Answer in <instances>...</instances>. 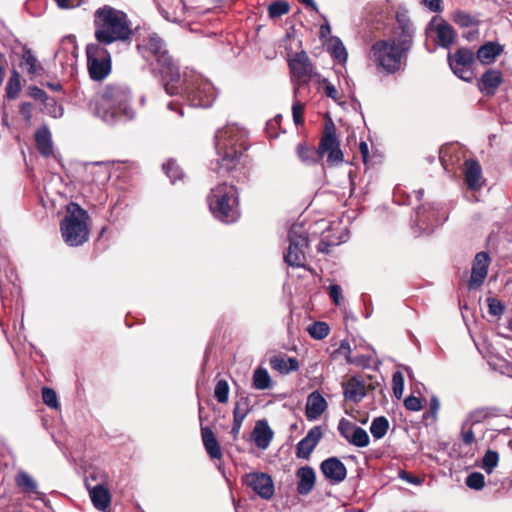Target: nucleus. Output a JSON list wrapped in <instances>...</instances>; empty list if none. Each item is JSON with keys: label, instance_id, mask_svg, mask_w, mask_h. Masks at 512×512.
I'll use <instances>...</instances> for the list:
<instances>
[{"label": "nucleus", "instance_id": "19", "mask_svg": "<svg viewBox=\"0 0 512 512\" xmlns=\"http://www.w3.org/2000/svg\"><path fill=\"white\" fill-rule=\"evenodd\" d=\"M400 32L397 36L389 41L391 44H395L397 50L400 51L404 56L410 50L413 43L414 27L408 19L398 18Z\"/></svg>", "mask_w": 512, "mask_h": 512}, {"label": "nucleus", "instance_id": "29", "mask_svg": "<svg viewBox=\"0 0 512 512\" xmlns=\"http://www.w3.org/2000/svg\"><path fill=\"white\" fill-rule=\"evenodd\" d=\"M40 79L37 82L41 85L42 88L34 85L28 87V96H46V92L43 88L48 89L50 92H60L62 89V85L59 80L53 78L50 79L48 77L39 76Z\"/></svg>", "mask_w": 512, "mask_h": 512}, {"label": "nucleus", "instance_id": "47", "mask_svg": "<svg viewBox=\"0 0 512 512\" xmlns=\"http://www.w3.org/2000/svg\"><path fill=\"white\" fill-rule=\"evenodd\" d=\"M214 396L219 403H226L228 401L229 385L226 380L220 379L216 382Z\"/></svg>", "mask_w": 512, "mask_h": 512}, {"label": "nucleus", "instance_id": "36", "mask_svg": "<svg viewBox=\"0 0 512 512\" xmlns=\"http://www.w3.org/2000/svg\"><path fill=\"white\" fill-rule=\"evenodd\" d=\"M275 493L274 481L266 473L258 472V497L270 500Z\"/></svg>", "mask_w": 512, "mask_h": 512}, {"label": "nucleus", "instance_id": "32", "mask_svg": "<svg viewBox=\"0 0 512 512\" xmlns=\"http://www.w3.org/2000/svg\"><path fill=\"white\" fill-rule=\"evenodd\" d=\"M502 83V74L498 70H487L481 77L479 87L481 91L493 93L495 89Z\"/></svg>", "mask_w": 512, "mask_h": 512}, {"label": "nucleus", "instance_id": "23", "mask_svg": "<svg viewBox=\"0 0 512 512\" xmlns=\"http://www.w3.org/2000/svg\"><path fill=\"white\" fill-rule=\"evenodd\" d=\"M464 177L469 189L478 190L482 186V169L477 160L468 159L464 162Z\"/></svg>", "mask_w": 512, "mask_h": 512}, {"label": "nucleus", "instance_id": "42", "mask_svg": "<svg viewBox=\"0 0 512 512\" xmlns=\"http://www.w3.org/2000/svg\"><path fill=\"white\" fill-rule=\"evenodd\" d=\"M21 91V76L20 73L13 69L11 75L6 84V95L5 96H17Z\"/></svg>", "mask_w": 512, "mask_h": 512}, {"label": "nucleus", "instance_id": "7", "mask_svg": "<svg viewBox=\"0 0 512 512\" xmlns=\"http://www.w3.org/2000/svg\"><path fill=\"white\" fill-rule=\"evenodd\" d=\"M289 246L284 253V261L291 267H305V251L309 246L308 233L302 225L294 224L288 231Z\"/></svg>", "mask_w": 512, "mask_h": 512}, {"label": "nucleus", "instance_id": "40", "mask_svg": "<svg viewBox=\"0 0 512 512\" xmlns=\"http://www.w3.org/2000/svg\"><path fill=\"white\" fill-rule=\"evenodd\" d=\"M389 429V422L386 417L379 416L373 419L370 432L375 439L383 438Z\"/></svg>", "mask_w": 512, "mask_h": 512}, {"label": "nucleus", "instance_id": "28", "mask_svg": "<svg viewBox=\"0 0 512 512\" xmlns=\"http://www.w3.org/2000/svg\"><path fill=\"white\" fill-rule=\"evenodd\" d=\"M502 52V45L497 42L489 41L478 48L476 57L482 64H491L495 62Z\"/></svg>", "mask_w": 512, "mask_h": 512}, {"label": "nucleus", "instance_id": "34", "mask_svg": "<svg viewBox=\"0 0 512 512\" xmlns=\"http://www.w3.org/2000/svg\"><path fill=\"white\" fill-rule=\"evenodd\" d=\"M436 35L438 44L448 48L454 43L456 33L450 24L442 22L436 27Z\"/></svg>", "mask_w": 512, "mask_h": 512}, {"label": "nucleus", "instance_id": "24", "mask_svg": "<svg viewBox=\"0 0 512 512\" xmlns=\"http://www.w3.org/2000/svg\"><path fill=\"white\" fill-rule=\"evenodd\" d=\"M327 408V401L319 391H313L307 397L306 417L310 420L319 418Z\"/></svg>", "mask_w": 512, "mask_h": 512}, {"label": "nucleus", "instance_id": "13", "mask_svg": "<svg viewBox=\"0 0 512 512\" xmlns=\"http://www.w3.org/2000/svg\"><path fill=\"white\" fill-rule=\"evenodd\" d=\"M291 74L300 82L311 81L314 78L313 66L304 51L295 53L288 60Z\"/></svg>", "mask_w": 512, "mask_h": 512}, {"label": "nucleus", "instance_id": "14", "mask_svg": "<svg viewBox=\"0 0 512 512\" xmlns=\"http://www.w3.org/2000/svg\"><path fill=\"white\" fill-rule=\"evenodd\" d=\"M203 406L199 402L198 413L200 421L201 438L204 448L211 459L220 460L222 458V451L218 440L216 439L212 429L209 426H205L203 416Z\"/></svg>", "mask_w": 512, "mask_h": 512}, {"label": "nucleus", "instance_id": "62", "mask_svg": "<svg viewBox=\"0 0 512 512\" xmlns=\"http://www.w3.org/2000/svg\"><path fill=\"white\" fill-rule=\"evenodd\" d=\"M399 477L402 480H404L410 484H414V485H420L423 481V479L420 478L419 476L413 475L410 472H407L405 470L399 471Z\"/></svg>", "mask_w": 512, "mask_h": 512}, {"label": "nucleus", "instance_id": "3", "mask_svg": "<svg viewBox=\"0 0 512 512\" xmlns=\"http://www.w3.org/2000/svg\"><path fill=\"white\" fill-rule=\"evenodd\" d=\"M94 36L98 43L110 45L130 39L132 30L127 14L110 5L99 7L94 12Z\"/></svg>", "mask_w": 512, "mask_h": 512}, {"label": "nucleus", "instance_id": "5", "mask_svg": "<svg viewBox=\"0 0 512 512\" xmlns=\"http://www.w3.org/2000/svg\"><path fill=\"white\" fill-rule=\"evenodd\" d=\"M88 219V212L79 204L71 202L67 205L66 215L60 223V230L62 238L68 246L78 247L88 241Z\"/></svg>", "mask_w": 512, "mask_h": 512}, {"label": "nucleus", "instance_id": "49", "mask_svg": "<svg viewBox=\"0 0 512 512\" xmlns=\"http://www.w3.org/2000/svg\"><path fill=\"white\" fill-rule=\"evenodd\" d=\"M331 55L337 59L340 63H344L347 60V51L342 41L339 38H335L331 46Z\"/></svg>", "mask_w": 512, "mask_h": 512}, {"label": "nucleus", "instance_id": "8", "mask_svg": "<svg viewBox=\"0 0 512 512\" xmlns=\"http://www.w3.org/2000/svg\"><path fill=\"white\" fill-rule=\"evenodd\" d=\"M318 152L321 159L325 155L327 156L326 162L330 167L337 166L344 161L337 129L330 118L325 121L324 130L318 144Z\"/></svg>", "mask_w": 512, "mask_h": 512}, {"label": "nucleus", "instance_id": "31", "mask_svg": "<svg viewBox=\"0 0 512 512\" xmlns=\"http://www.w3.org/2000/svg\"><path fill=\"white\" fill-rule=\"evenodd\" d=\"M39 100V109L45 115L52 118H60L63 116L64 108L57 98H35Z\"/></svg>", "mask_w": 512, "mask_h": 512}, {"label": "nucleus", "instance_id": "44", "mask_svg": "<svg viewBox=\"0 0 512 512\" xmlns=\"http://www.w3.org/2000/svg\"><path fill=\"white\" fill-rule=\"evenodd\" d=\"M311 81H314L317 84L318 93L325 94L326 96L337 95V90L335 86L326 78H322L319 75H314V78Z\"/></svg>", "mask_w": 512, "mask_h": 512}, {"label": "nucleus", "instance_id": "35", "mask_svg": "<svg viewBox=\"0 0 512 512\" xmlns=\"http://www.w3.org/2000/svg\"><path fill=\"white\" fill-rule=\"evenodd\" d=\"M498 416H500V409L496 407H479L470 412L469 421L471 425H475Z\"/></svg>", "mask_w": 512, "mask_h": 512}, {"label": "nucleus", "instance_id": "27", "mask_svg": "<svg viewBox=\"0 0 512 512\" xmlns=\"http://www.w3.org/2000/svg\"><path fill=\"white\" fill-rule=\"evenodd\" d=\"M89 490L91 501L94 507L99 511H106L111 503V495L109 490L102 484H97L93 488H90L86 483Z\"/></svg>", "mask_w": 512, "mask_h": 512}, {"label": "nucleus", "instance_id": "51", "mask_svg": "<svg viewBox=\"0 0 512 512\" xmlns=\"http://www.w3.org/2000/svg\"><path fill=\"white\" fill-rule=\"evenodd\" d=\"M466 485L475 490H480L485 485V477L480 472H472L466 478Z\"/></svg>", "mask_w": 512, "mask_h": 512}, {"label": "nucleus", "instance_id": "21", "mask_svg": "<svg viewBox=\"0 0 512 512\" xmlns=\"http://www.w3.org/2000/svg\"><path fill=\"white\" fill-rule=\"evenodd\" d=\"M35 143L38 152L44 158L54 157L58 159V155L54 153V146L52 141L51 132L48 127L43 126L35 132Z\"/></svg>", "mask_w": 512, "mask_h": 512}, {"label": "nucleus", "instance_id": "61", "mask_svg": "<svg viewBox=\"0 0 512 512\" xmlns=\"http://www.w3.org/2000/svg\"><path fill=\"white\" fill-rule=\"evenodd\" d=\"M404 406L409 411H420L422 409V403L420 398L410 395L404 400Z\"/></svg>", "mask_w": 512, "mask_h": 512}, {"label": "nucleus", "instance_id": "50", "mask_svg": "<svg viewBox=\"0 0 512 512\" xmlns=\"http://www.w3.org/2000/svg\"><path fill=\"white\" fill-rule=\"evenodd\" d=\"M452 19L460 27H471L475 24V19L469 13L461 10L455 11Z\"/></svg>", "mask_w": 512, "mask_h": 512}, {"label": "nucleus", "instance_id": "56", "mask_svg": "<svg viewBox=\"0 0 512 512\" xmlns=\"http://www.w3.org/2000/svg\"><path fill=\"white\" fill-rule=\"evenodd\" d=\"M488 312L490 315L500 317L505 310L504 304L497 298H487Z\"/></svg>", "mask_w": 512, "mask_h": 512}, {"label": "nucleus", "instance_id": "45", "mask_svg": "<svg viewBox=\"0 0 512 512\" xmlns=\"http://www.w3.org/2000/svg\"><path fill=\"white\" fill-rule=\"evenodd\" d=\"M308 332L312 338L322 340L328 336L330 328L327 323L318 321L309 326Z\"/></svg>", "mask_w": 512, "mask_h": 512}, {"label": "nucleus", "instance_id": "9", "mask_svg": "<svg viewBox=\"0 0 512 512\" xmlns=\"http://www.w3.org/2000/svg\"><path fill=\"white\" fill-rule=\"evenodd\" d=\"M106 46L98 42L86 46L88 71L93 80H103L111 71V55Z\"/></svg>", "mask_w": 512, "mask_h": 512}, {"label": "nucleus", "instance_id": "18", "mask_svg": "<svg viewBox=\"0 0 512 512\" xmlns=\"http://www.w3.org/2000/svg\"><path fill=\"white\" fill-rule=\"evenodd\" d=\"M320 470L333 483H341L347 476L346 466L337 457H330L322 461Z\"/></svg>", "mask_w": 512, "mask_h": 512}, {"label": "nucleus", "instance_id": "1", "mask_svg": "<svg viewBox=\"0 0 512 512\" xmlns=\"http://www.w3.org/2000/svg\"><path fill=\"white\" fill-rule=\"evenodd\" d=\"M144 49L145 53H149L155 59L164 89L169 96L183 93L194 96H217L220 93L209 79L194 71L184 72L181 79L179 66L166 49L163 39L156 33L149 36Z\"/></svg>", "mask_w": 512, "mask_h": 512}, {"label": "nucleus", "instance_id": "30", "mask_svg": "<svg viewBox=\"0 0 512 512\" xmlns=\"http://www.w3.org/2000/svg\"><path fill=\"white\" fill-rule=\"evenodd\" d=\"M296 154L298 158L306 165H315L321 161L318 147L314 148L306 142L299 143L296 146Z\"/></svg>", "mask_w": 512, "mask_h": 512}, {"label": "nucleus", "instance_id": "63", "mask_svg": "<svg viewBox=\"0 0 512 512\" xmlns=\"http://www.w3.org/2000/svg\"><path fill=\"white\" fill-rule=\"evenodd\" d=\"M243 483L256 494V472H250L244 476Z\"/></svg>", "mask_w": 512, "mask_h": 512}, {"label": "nucleus", "instance_id": "54", "mask_svg": "<svg viewBox=\"0 0 512 512\" xmlns=\"http://www.w3.org/2000/svg\"><path fill=\"white\" fill-rule=\"evenodd\" d=\"M392 389L394 396L400 399L404 390V376L400 371H396L392 376Z\"/></svg>", "mask_w": 512, "mask_h": 512}, {"label": "nucleus", "instance_id": "39", "mask_svg": "<svg viewBox=\"0 0 512 512\" xmlns=\"http://www.w3.org/2000/svg\"><path fill=\"white\" fill-rule=\"evenodd\" d=\"M162 170L170 179L172 184H175L177 180H181L184 177L181 167L174 159H169L167 162L163 163Z\"/></svg>", "mask_w": 512, "mask_h": 512}, {"label": "nucleus", "instance_id": "12", "mask_svg": "<svg viewBox=\"0 0 512 512\" xmlns=\"http://www.w3.org/2000/svg\"><path fill=\"white\" fill-rule=\"evenodd\" d=\"M338 431L343 438L356 447L363 448L369 445L370 438L366 430L346 418L339 421Z\"/></svg>", "mask_w": 512, "mask_h": 512}, {"label": "nucleus", "instance_id": "17", "mask_svg": "<svg viewBox=\"0 0 512 512\" xmlns=\"http://www.w3.org/2000/svg\"><path fill=\"white\" fill-rule=\"evenodd\" d=\"M489 264L490 257L487 252L481 251L475 255L469 280L470 289L478 288L483 284L488 273Z\"/></svg>", "mask_w": 512, "mask_h": 512}, {"label": "nucleus", "instance_id": "10", "mask_svg": "<svg viewBox=\"0 0 512 512\" xmlns=\"http://www.w3.org/2000/svg\"><path fill=\"white\" fill-rule=\"evenodd\" d=\"M372 56L375 63L387 73L400 70L404 55L397 50L395 44L389 41H378L372 46Z\"/></svg>", "mask_w": 512, "mask_h": 512}, {"label": "nucleus", "instance_id": "48", "mask_svg": "<svg viewBox=\"0 0 512 512\" xmlns=\"http://www.w3.org/2000/svg\"><path fill=\"white\" fill-rule=\"evenodd\" d=\"M281 121H282V116L280 114H277L273 119L269 120L266 123L265 132L269 138L278 137V135H279L278 130L285 132V130H282V128H281Z\"/></svg>", "mask_w": 512, "mask_h": 512}, {"label": "nucleus", "instance_id": "41", "mask_svg": "<svg viewBox=\"0 0 512 512\" xmlns=\"http://www.w3.org/2000/svg\"><path fill=\"white\" fill-rule=\"evenodd\" d=\"M253 405L248 397L241 396L235 403L233 418L244 420L247 414L252 410Z\"/></svg>", "mask_w": 512, "mask_h": 512}, {"label": "nucleus", "instance_id": "53", "mask_svg": "<svg viewBox=\"0 0 512 512\" xmlns=\"http://www.w3.org/2000/svg\"><path fill=\"white\" fill-rule=\"evenodd\" d=\"M42 400L50 408H58L59 406L57 394L52 388H42Z\"/></svg>", "mask_w": 512, "mask_h": 512}, {"label": "nucleus", "instance_id": "58", "mask_svg": "<svg viewBox=\"0 0 512 512\" xmlns=\"http://www.w3.org/2000/svg\"><path fill=\"white\" fill-rule=\"evenodd\" d=\"M304 111L305 106L299 101H295L292 105V115L294 123L298 125H302L304 123Z\"/></svg>", "mask_w": 512, "mask_h": 512}, {"label": "nucleus", "instance_id": "26", "mask_svg": "<svg viewBox=\"0 0 512 512\" xmlns=\"http://www.w3.org/2000/svg\"><path fill=\"white\" fill-rule=\"evenodd\" d=\"M19 66L23 71H26L27 74L30 75L31 79H36L38 76H41V73L44 71L36 56L29 48L23 49Z\"/></svg>", "mask_w": 512, "mask_h": 512}, {"label": "nucleus", "instance_id": "59", "mask_svg": "<svg viewBox=\"0 0 512 512\" xmlns=\"http://www.w3.org/2000/svg\"><path fill=\"white\" fill-rule=\"evenodd\" d=\"M346 361L349 364H353L360 367H369L371 363V357L365 355H346Z\"/></svg>", "mask_w": 512, "mask_h": 512}, {"label": "nucleus", "instance_id": "64", "mask_svg": "<svg viewBox=\"0 0 512 512\" xmlns=\"http://www.w3.org/2000/svg\"><path fill=\"white\" fill-rule=\"evenodd\" d=\"M461 439L465 445H471L475 441V435L473 430L471 428L465 429L463 427L461 431Z\"/></svg>", "mask_w": 512, "mask_h": 512}, {"label": "nucleus", "instance_id": "15", "mask_svg": "<svg viewBox=\"0 0 512 512\" xmlns=\"http://www.w3.org/2000/svg\"><path fill=\"white\" fill-rule=\"evenodd\" d=\"M369 387L361 375H354L342 382L344 399L357 404L367 395Z\"/></svg>", "mask_w": 512, "mask_h": 512}, {"label": "nucleus", "instance_id": "22", "mask_svg": "<svg viewBox=\"0 0 512 512\" xmlns=\"http://www.w3.org/2000/svg\"><path fill=\"white\" fill-rule=\"evenodd\" d=\"M297 492L300 495H308L315 487L316 473L311 466H303L297 469Z\"/></svg>", "mask_w": 512, "mask_h": 512}, {"label": "nucleus", "instance_id": "20", "mask_svg": "<svg viewBox=\"0 0 512 512\" xmlns=\"http://www.w3.org/2000/svg\"><path fill=\"white\" fill-rule=\"evenodd\" d=\"M186 103H180L179 101H170L167 104V108L170 111L176 112L180 117L185 115V108H204L208 109L213 106L215 98H185Z\"/></svg>", "mask_w": 512, "mask_h": 512}, {"label": "nucleus", "instance_id": "52", "mask_svg": "<svg viewBox=\"0 0 512 512\" xmlns=\"http://www.w3.org/2000/svg\"><path fill=\"white\" fill-rule=\"evenodd\" d=\"M440 409V402L436 396L430 399L429 409L423 414V420H430L431 423L437 420V414Z\"/></svg>", "mask_w": 512, "mask_h": 512}, {"label": "nucleus", "instance_id": "60", "mask_svg": "<svg viewBox=\"0 0 512 512\" xmlns=\"http://www.w3.org/2000/svg\"><path fill=\"white\" fill-rule=\"evenodd\" d=\"M328 293L335 305H340L342 298V289L338 284H331L328 287Z\"/></svg>", "mask_w": 512, "mask_h": 512}, {"label": "nucleus", "instance_id": "37", "mask_svg": "<svg viewBox=\"0 0 512 512\" xmlns=\"http://www.w3.org/2000/svg\"><path fill=\"white\" fill-rule=\"evenodd\" d=\"M274 437V431L270 428L266 419L258 420V449H266Z\"/></svg>", "mask_w": 512, "mask_h": 512}, {"label": "nucleus", "instance_id": "33", "mask_svg": "<svg viewBox=\"0 0 512 512\" xmlns=\"http://www.w3.org/2000/svg\"><path fill=\"white\" fill-rule=\"evenodd\" d=\"M439 159L443 168L451 172L460 161L459 152L454 146L443 147L439 150Z\"/></svg>", "mask_w": 512, "mask_h": 512}, {"label": "nucleus", "instance_id": "6", "mask_svg": "<svg viewBox=\"0 0 512 512\" xmlns=\"http://www.w3.org/2000/svg\"><path fill=\"white\" fill-rule=\"evenodd\" d=\"M117 100L118 98H90L87 104L88 110L94 117L107 124H114L123 117L133 119L135 113L129 106L127 99Z\"/></svg>", "mask_w": 512, "mask_h": 512}, {"label": "nucleus", "instance_id": "57", "mask_svg": "<svg viewBox=\"0 0 512 512\" xmlns=\"http://www.w3.org/2000/svg\"><path fill=\"white\" fill-rule=\"evenodd\" d=\"M130 93L129 88L124 85H109L102 96H128Z\"/></svg>", "mask_w": 512, "mask_h": 512}, {"label": "nucleus", "instance_id": "38", "mask_svg": "<svg viewBox=\"0 0 512 512\" xmlns=\"http://www.w3.org/2000/svg\"><path fill=\"white\" fill-rule=\"evenodd\" d=\"M16 485L27 493H39L37 482L25 471H20L15 477Z\"/></svg>", "mask_w": 512, "mask_h": 512}, {"label": "nucleus", "instance_id": "4", "mask_svg": "<svg viewBox=\"0 0 512 512\" xmlns=\"http://www.w3.org/2000/svg\"><path fill=\"white\" fill-rule=\"evenodd\" d=\"M207 202L213 217L222 223H235L240 218L239 193L232 184L223 182L212 188Z\"/></svg>", "mask_w": 512, "mask_h": 512}, {"label": "nucleus", "instance_id": "46", "mask_svg": "<svg viewBox=\"0 0 512 512\" xmlns=\"http://www.w3.org/2000/svg\"><path fill=\"white\" fill-rule=\"evenodd\" d=\"M498 462L499 454L496 451L487 450L482 459V468L490 474L498 465Z\"/></svg>", "mask_w": 512, "mask_h": 512}, {"label": "nucleus", "instance_id": "2", "mask_svg": "<svg viewBox=\"0 0 512 512\" xmlns=\"http://www.w3.org/2000/svg\"><path fill=\"white\" fill-rule=\"evenodd\" d=\"M214 143L217 158L210 162L209 169L221 177H235L240 159L250 147L247 130L237 124L226 125L216 131Z\"/></svg>", "mask_w": 512, "mask_h": 512}, {"label": "nucleus", "instance_id": "16", "mask_svg": "<svg viewBox=\"0 0 512 512\" xmlns=\"http://www.w3.org/2000/svg\"><path fill=\"white\" fill-rule=\"evenodd\" d=\"M323 438V428L320 425L312 427L307 435L296 445L295 455L299 459H309L312 452Z\"/></svg>", "mask_w": 512, "mask_h": 512}, {"label": "nucleus", "instance_id": "43", "mask_svg": "<svg viewBox=\"0 0 512 512\" xmlns=\"http://www.w3.org/2000/svg\"><path fill=\"white\" fill-rule=\"evenodd\" d=\"M290 10V5L288 2L283 0H278L272 2L268 6V15L271 19L279 18L285 14H287Z\"/></svg>", "mask_w": 512, "mask_h": 512}, {"label": "nucleus", "instance_id": "11", "mask_svg": "<svg viewBox=\"0 0 512 512\" xmlns=\"http://www.w3.org/2000/svg\"><path fill=\"white\" fill-rule=\"evenodd\" d=\"M449 66L453 73L460 79L471 82L475 78L473 65L475 54L469 48H459L453 55L448 56Z\"/></svg>", "mask_w": 512, "mask_h": 512}, {"label": "nucleus", "instance_id": "55", "mask_svg": "<svg viewBox=\"0 0 512 512\" xmlns=\"http://www.w3.org/2000/svg\"><path fill=\"white\" fill-rule=\"evenodd\" d=\"M274 386L268 371L264 368L258 367V390L271 389Z\"/></svg>", "mask_w": 512, "mask_h": 512}, {"label": "nucleus", "instance_id": "25", "mask_svg": "<svg viewBox=\"0 0 512 512\" xmlns=\"http://www.w3.org/2000/svg\"><path fill=\"white\" fill-rule=\"evenodd\" d=\"M270 367L280 374H289L299 369V361L295 357L286 354L274 355L269 360Z\"/></svg>", "mask_w": 512, "mask_h": 512}]
</instances>
